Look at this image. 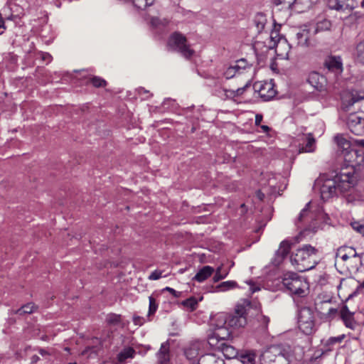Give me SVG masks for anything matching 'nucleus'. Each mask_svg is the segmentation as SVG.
Here are the masks:
<instances>
[{"instance_id":"obj_1","label":"nucleus","mask_w":364,"mask_h":364,"mask_svg":"<svg viewBox=\"0 0 364 364\" xmlns=\"http://www.w3.org/2000/svg\"><path fill=\"white\" fill-rule=\"evenodd\" d=\"M350 172L341 171L333 178H323L320 188L321 197L323 200L349 192L355 185V179L349 175Z\"/></svg>"},{"instance_id":"obj_2","label":"nucleus","mask_w":364,"mask_h":364,"mask_svg":"<svg viewBox=\"0 0 364 364\" xmlns=\"http://www.w3.org/2000/svg\"><path fill=\"white\" fill-rule=\"evenodd\" d=\"M253 306L257 307L256 304L245 299L237 304L233 313L230 314H220L216 317L215 326L218 328L229 327L233 329L243 328L247 324V311Z\"/></svg>"},{"instance_id":"obj_3","label":"nucleus","mask_w":364,"mask_h":364,"mask_svg":"<svg viewBox=\"0 0 364 364\" xmlns=\"http://www.w3.org/2000/svg\"><path fill=\"white\" fill-rule=\"evenodd\" d=\"M318 250L311 245H304L290 257L292 265L301 272L314 268L318 263Z\"/></svg>"},{"instance_id":"obj_4","label":"nucleus","mask_w":364,"mask_h":364,"mask_svg":"<svg viewBox=\"0 0 364 364\" xmlns=\"http://www.w3.org/2000/svg\"><path fill=\"white\" fill-rule=\"evenodd\" d=\"M282 284L289 292L296 297L303 298L307 294L309 286L306 279L294 272H287L282 278Z\"/></svg>"},{"instance_id":"obj_5","label":"nucleus","mask_w":364,"mask_h":364,"mask_svg":"<svg viewBox=\"0 0 364 364\" xmlns=\"http://www.w3.org/2000/svg\"><path fill=\"white\" fill-rule=\"evenodd\" d=\"M298 306V324L300 331L305 335H311L316 331L314 311L310 307L302 306L294 299Z\"/></svg>"},{"instance_id":"obj_6","label":"nucleus","mask_w":364,"mask_h":364,"mask_svg":"<svg viewBox=\"0 0 364 364\" xmlns=\"http://www.w3.org/2000/svg\"><path fill=\"white\" fill-rule=\"evenodd\" d=\"M344 161L346 164L345 168H342L344 172H350L349 175L352 176V178L355 179L357 182V176H355V168L359 166L363 161L364 157L359 151L356 149L350 148L347 151L342 153Z\"/></svg>"},{"instance_id":"obj_7","label":"nucleus","mask_w":364,"mask_h":364,"mask_svg":"<svg viewBox=\"0 0 364 364\" xmlns=\"http://www.w3.org/2000/svg\"><path fill=\"white\" fill-rule=\"evenodd\" d=\"M168 44L186 58H190L194 54V50L188 44L186 37L179 32H174L171 35Z\"/></svg>"},{"instance_id":"obj_8","label":"nucleus","mask_w":364,"mask_h":364,"mask_svg":"<svg viewBox=\"0 0 364 364\" xmlns=\"http://www.w3.org/2000/svg\"><path fill=\"white\" fill-rule=\"evenodd\" d=\"M350 132L356 136L364 135V112L349 114L346 122Z\"/></svg>"},{"instance_id":"obj_9","label":"nucleus","mask_w":364,"mask_h":364,"mask_svg":"<svg viewBox=\"0 0 364 364\" xmlns=\"http://www.w3.org/2000/svg\"><path fill=\"white\" fill-rule=\"evenodd\" d=\"M315 309L320 318L326 321L333 320L338 314V309L331 306V300L316 303Z\"/></svg>"},{"instance_id":"obj_10","label":"nucleus","mask_w":364,"mask_h":364,"mask_svg":"<svg viewBox=\"0 0 364 364\" xmlns=\"http://www.w3.org/2000/svg\"><path fill=\"white\" fill-rule=\"evenodd\" d=\"M203 343L200 341H196L190 343L183 349V353L190 364L197 363L199 358L198 356L202 353Z\"/></svg>"},{"instance_id":"obj_11","label":"nucleus","mask_w":364,"mask_h":364,"mask_svg":"<svg viewBox=\"0 0 364 364\" xmlns=\"http://www.w3.org/2000/svg\"><path fill=\"white\" fill-rule=\"evenodd\" d=\"M323 68L334 74L336 77L343 73V61L340 56L328 55L323 61Z\"/></svg>"},{"instance_id":"obj_12","label":"nucleus","mask_w":364,"mask_h":364,"mask_svg":"<svg viewBox=\"0 0 364 364\" xmlns=\"http://www.w3.org/2000/svg\"><path fill=\"white\" fill-rule=\"evenodd\" d=\"M308 82L318 92L326 91L328 81L326 77L319 73L314 71L309 73L307 79Z\"/></svg>"},{"instance_id":"obj_13","label":"nucleus","mask_w":364,"mask_h":364,"mask_svg":"<svg viewBox=\"0 0 364 364\" xmlns=\"http://www.w3.org/2000/svg\"><path fill=\"white\" fill-rule=\"evenodd\" d=\"M328 6L331 9L338 11L350 12L357 7L358 2L356 0H328Z\"/></svg>"},{"instance_id":"obj_14","label":"nucleus","mask_w":364,"mask_h":364,"mask_svg":"<svg viewBox=\"0 0 364 364\" xmlns=\"http://www.w3.org/2000/svg\"><path fill=\"white\" fill-rule=\"evenodd\" d=\"M339 316L346 328L354 330L358 326V323L354 318V312L350 311L346 305L341 307Z\"/></svg>"},{"instance_id":"obj_15","label":"nucleus","mask_w":364,"mask_h":364,"mask_svg":"<svg viewBox=\"0 0 364 364\" xmlns=\"http://www.w3.org/2000/svg\"><path fill=\"white\" fill-rule=\"evenodd\" d=\"M364 100V90H352L348 97L342 100V106L344 110L348 111L350 107L355 103Z\"/></svg>"},{"instance_id":"obj_16","label":"nucleus","mask_w":364,"mask_h":364,"mask_svg":"<svg viewBox=\"0 0 364 364\" xmlns=\"http://www.w3.org/2000/svg\"><path fill=\"white\" fill-rule=\"evenodd\" d=\"M277 55L283 59H288L291 49V45L284 38H279L277 43L274 44Z\"/></svg>"},{"instance_id":"obj_17","label":"nucleus","mask_w":364,"mask_h":364,"mask_svg":"<svg viewBox=\"0 0 364 364\" xmlns=\"http://www.w3.org/2000/svg\"><path fill=\"white\" fill-rule=\"evenodd\" d=\"M291 249V243L287 240H284L280 243L279 248L277 251L273 264L279 265L283 259L287 256Z\"/></svg>"},{"instance_id":"obj_18","label":"nucleus","mask_w":364,"mask_h":364,"mask_svg":"<svg viewBox=\"0 0 364 364\" xmlns=\"http://www.w3.org/2000/svg\"><path fill=\"white\" fill-rule=\"evenodd\" d=\"M346 338L345 334H341L338 336L336 337H330L327 340H323L321 341L322 344V354H326L334 349L335 345L340 344L343 339Z\"/></svg>"},{"instance_id":"obj_19","label":"nucleus","mask_w":364,"mask_h":364,"mask_svg":"<svg viewBox=\"0 0 364 364\" xmlns=\"http://www.w3.org/2000/svg\"><path fill=\"white\" fill-rule=\"evenodd\" d=\"M158 364H169L170 362V343L168 341L161 343L156 353Z\"/></svg>"},{"instance_id":"obj_20","label":"nucleus","mask_w":364,"mask_h":364,"mask_svg":"<svg viewBox=\"0 0 364 364\" xmlns=\"http://www.w3.org/2000/svg\"><path fill=\"white\" fill-rule=\"evenodd\" d=\"M194 364H225L223 358L213 353H207L199 357L197 363Z\"/></svg>"},{"instance_id":"obj_21","label":"nucleus","mask_w":364,"mask_h":364,"mask_svg":"<svg viewBox=\"0 0 364 364\" xmlns=\"http://www.w3.org/2000/svg\"><path fill=\"white\" fill-rule=\"evenodd\" d=\"M284 350V348L279 346H271L264 353L262 356L265 362L271 364L274 362V358L279 355Z\"/></svg>"},{"instance_id":"obj_22","label":"nucleus","mask_w":364,"mask_h":364,"mask_svg":"<svg viewBox=\"0 0 364 364\" xmlns=\"http://www.w3.org/2000/svg\"><path fill=\"white\" fill-rule=\"evenodd\" d=\"M309 29L307 28L306 26H305V28L298 31L295 35V41H296V44L298 46H309Z\"/></svg>"},{"instance_id":"obj_23","label":"nucleus","mask_w":364,"mask_h":364,"mask_svg":"<svg viewBox=\"0 0 364 364\" xmlns=\"http://www.w3.org/2000/svg\"><path fill=\"white\" fill-rule=\"evenodd\" d=\"M215 269L210 266L203 267L194 276L193 280L198 282H202L210 277L214 272Z\"/></svg>"},{"instance_id":"obj_24","label":"nucleus","mask_w":364,"mask_h":364,"mask_svg":"<svg viewBox=\"0 0 364 364\" xmlns=\"http://www.w3.org/2000/svg\"><path fill=\"white\" fill-rule=\"evenodd\" d=\"M317 0H296L295 1L294 9L302 13L309 10Z\"/></svg>"},{"instance_id":"obj_25","label":"nucleus","mask_w":364,"mask_h":364,"mask_svg":"<svg viewBox=\"0 0 364 364\" xmlns=\"http://www.w3.org/2000/svg\"><path fill=\"white\" fill-rule=\"evenodd\" d=\"M219 349L222 351L224 356L228 359L235 358L237 355V350L232 346L225 342L221 343Z\"/></svg>"},{"instance_id":"obj_26","label":"nucleus","mask_w":364,"mask_h":364,"mask_svg":"<svg viewBox=\"0 0 364 364\" xmlns=\"http://www.w3.org/2000/svg\"><path fill=\"white\" fill-rule=\"evenodd\" d=\"M38 309V306L32 302L27 303L26 304L22 306L21 308L18 309L14 311L15 314H18L19 316H23L26 314H31L35 312Z\"/></svg>"},{"instance_id":"obj_27","label":"nucleus","mask_w":364,"mask_h":364,"mask_svg":"<svg viewBox=\"0 0 364 364\" xmlns=\"http://www.w3.org/2000/svg\"><path fill=\"white\" fill-rule=\"evenodd\" d=\"M106 322L109 326L123 327L122 315L120 314L114 313L107 314L106 317Z\"/></svg>"},{"instance_id":"obj_28","label":"nucleus","mask_w":364,"mask_h":364,"mask_svg":"<svg viewBox=\"0 0 364 364\" xmlns=\"http://www.w3.org/2000/svg\"><path fill=\"white\" fill-rule=\"evenodd\" d=\"M259 95L264 100H269L274 95V90L269 84L262 85L259 89Z\"/></svg>"},{"instance_id":"obj_29","label":"nucleus","mask_w":364,"mask_h":364,"mask_svg":"<svg viewBox=\"0 0 364 364\" xmlns=\"http://www.w3.org/2000/svg\"><path fill=\"white\" fill-rule=\"evenodd\" d=\"M291 356L289 351L284 349L279 355L274 358V362L271 364H289Z\"/></svg>"},{"instance_id":"obj_30","label":"nucleus","mask_w":364,"mask_h":364,"mask_svg":"<svg viewBox=\"0 0 364 364\" xmlns=\"http://www.w3.org/2000/svg\"><path fill=\"white\" fill-rule=\"evenodd\" d=\"M334 140L336 142L337 145L342 149V153L345 151H347L350 147V143L348 141L343 134H337L334 137Z\"/></svg>"},{"instance_id":"obj_31","label":"nucleus","mask_w":364,"mask_h":364,"mask_svg":"<svg viewBox=\"0 0 364 364\" xmlns=\"http://www.w3.org/2000/svg\"><path fill=\"white\" fill-rule=\"evenodd\" d=\"M267 22L265 16L262 14H257L254 18V23L257 33H261L264 28Z\"/></svg>"},{"instance_id":"obj_32","label":"nucleus","mask_w":364,"mask_h":364,"mask_svg":"<svg viewBox=\"0 0 364 364\" xmlns=\"http://www.w3.org/2000/svg\"><path fill=\"white\" fill-rule=\"evenodd\" d=\"M256 355L253 352H245L239 355V359L242 364H255Z\"/></svg>"},{"instance_id":"obj_33","label":"nucleus","mask_w":364,"mask_h":364,"mask_svg":"<svg viewBox=\"0 0 364 364\" xmlns=\"http://www.w3.org/2000/svg\"><path fill=\"white\" fill-rule=\"evenodd\" d=\"M331 27V22L327 19H323L318 21L314 26V33L316 34L318 32L330 30Z\"/></svg>"},{"instance_id":"obj_34","label":"nucleus","mask_w":364,"mask_h":364,"mask_svg":"<svg viewBox=\"0 0 364 364\" xmlns=\"http://www.w3.org/2000/svg\"><path fill=\"white\" fill-rule=\"evenodd\" d=\"M135 354V350L131 348H125L117 355L118 360L120 363L124 362L127 358H132Z\"/></svg>"},{"instance_id":"obj_35","label":"nucleus","mask_w":364,"mask_h":364,"mask_svg":"<svg viewBox=\"0 0 364 364\" xmlns=\"http://www.w3.org/2000/svg\"><path fill=\"white\" fill-rule=\"evenodd\" d=\"M223 342H224V338L220 337L219 334L217 333H213L208 337V343L211 347L219 349L220 345Z\"/></svg>"},{"instance_id":"obj_36","label":"nucleus","mask_w":364,"mask_h":364,"mask_svg":"<svg viewBox=\"0 0 364 364\" xmlns=\"http://www.w3.org/2000/svg\"><path fill=\"white\" fill-rule=\"evenodd\" d=\"M355 56L358 62L364 65V40L356 45Z\"/></svg>"},{"instance_id":"obj_37","label":"nucleus","mask_w":364,"mask_h":364,"mask_svg":"<svg viewBox=\"0 0 364 364\" xmlns=\"http://www.w3.org/2000/svg\"><path fill=\"white\" fill-rule=\"evenodd\" d=\"M237 287V284L235 281H226L221 282L216 287L217 291H225L235 289Z\"/></svg>"},{"instance_id":"obj_38","label":"nucleus","mask_w":364,"mask_h":364,"mask_svg":"<svg viewBox=\"0 0 364 364\" xmlns=\"http://www.w3.org/2000/svg\"><path fill=\"white\" fill-rule=\"evenodd\" d=\"M154 0H132L134 6L138 9L144 10L153 4Z\"/></svg>"},{"instance_id":"obj_39","label":"nucleus","mask_w":364,"mask_h":364,"mask_svg":"<svg viewBox=\"0 0 364 364\" xmlns=\"http://www.w3.org/2000/svg\"><path fill=\"white\" fill-rule=\"evenodd\" d=\"M198 302V300L195 297L192 296L183 301L182 304L184 306L189 308L191 311H193L197 308Z\"/></svg>"},{"instance_id":"obj_40","label":"nucleus","mask_w":364,"mask_h":364,"mask_svg":"<svg viewBox=\"0 0 364 364\" xmlns=\"http://www.w3.org/2000/svg\"><path fill=\"white\" fill-rule=\"evenodd\" d=\"M90 82L95 87H104L107 85L106 80L98 76L92 77L90 79Z\"/></svg>"},{"instance_id":"obj_41","label":"nucleus","mask_w":364,"mask_h":364,"mask_svg":"<svg viewBox=\"0 0 364 364\" xmlns=\"http://www.w3.org/2000/svg\"><path fill=\"white\" fill-rule=\"evenodd\" d=\"M222 269H223L222 266H220L217 268V269L215 271V274L213 277V280L214 282H218L220 280L225 279L227 277V275L228 274V272H223Z\"/></svg>"},{"instance_id":"obj_42","label":"nucleus","mask_w":364,"mask_h":364,"mask_svg":"<svg viewBox=\"0 0 364 364\" xmlns=\"http://www.w3.org/2000/svg\"><path fill=\"white\" fill-rule=\"evenodd\" d=\"M315 144V140L313 138H309L304 146L299 149V152H312L314 151L313 146Z\"/></svg>"},{"instance_id":"obj_43","label":"nucleus","mask_w":364,"mask_h":364,"mask_svg":"<svg viewBox=\"0 0 364 364\" xmlns=\"http://www.w3.org/2000/svg\"><path fill=\"white\" fill-rule=\"evenodd\" d=\"M149 313L148 315L151 316L155 314L158 309V303L156 299L152 296L149 297Z\"/></svg>"},{"instance_id":"obj_44","label":"nucleus","mask_w":364,"mask_h":364,"mask_svg":"<svg viewBox=\"0 0 364 364\" xmlns=\"http://www.w3.org/2000/svg\"><path fill=\"white\" fill-rule=\"evenodd\" d=\"M310 205V202L307 203L306 204V206L301 210V213H299V215L298 216L297 220L296 222V225H298L299 223L303 222L306 215L309 214V208Z\"/></svg>"},{"instance_id":"obj_45","label":"nucleus","mask_w":364,"mask_h":364,"mask_svg":"<svg viewBox=\"0 0 364 364\" xmlns=\"http://www.w3.org/2000/svg\"><path fill=\"white\" fill-rule=\"evenodd\" d=\"M336 257H339L343 262H346L350 258V256L346 254V250L343 247H339L336 252Z\"/></svg>"},{"instance_id":"obj_46","label":"nucleus","mask_w":364,"mask_h":364,"mask_svg":"<svg viewBox=\"0 0 364 364\" xmlns=\"http://www.w3.org/2000/svg\"><path fill=\"white\" fill-rule=\"evenodd\" d=\"M250 86V82H248L242 87H240L236 90H230L229 92L232 95L233 97H238L242 95L247 87Z\"/></svg>"},{"instance_id":"obj_47","label":"nucleus","mask_w":364,"mask_h":364,"mask_svg":"<svg viewBox=\"0 0 364 364\" xmlns=\"http://www.w3.org/2000/svg\"><path fill=\"white\" fill-rule=\"evenodd\" d=\"M351 226L353 230L364 235V225L358 222H354L351 223Z\"/></svg>"},{"instance_id":"obj_48","label":"nucleus","mask_w":364,"mask_h":364,"mask_svg":"<svg viewBox=\"0 0 364 364\" xmlns=\"http://www.w3.org/2000/svg\"><path fill=\"white\" fill-rule=\"evenodd\" d=\"M223 75L226 79H230L235 76L236 73L234 71V68L230 66L224 72Z\"/></svg>"},{"instance_id":"obj_49","label":"nucleus","mask_w":364,"mask_h":364,"mask_svg":"<svg viewBox=\"0 0 364 364\" xmlns=\"http://www.w3.org/2000/svg\"><path fill=\"white\" fill-rule=\"evenodd\" d=\"M162 277V271L161 270H155L152 272L149 276L148 279L149 280H157Z\"/></svg>"},{"instance_id":"obj_50","label":"nucleus","mask_w":364,"mask_h":364,"mask_svg":"<svg viewBox=\"0 0 364 364\" xmlns=\"http://www.w3.org/2000/svg\"><path fill=\"white\" fill-rule=\"evenodd\" d=\"M259 322L264 328H267L269 322V318L266 316L262 315L260 316Z\"/></svg>"},{"instance_id":"obj_51","label":"nucleus","mask_w":364,"mask_h":364,"mask_svg":"<svg viewBox=\"0 0 364 364\" xmlns=\"http://www.w3.org/2000/svg\"><path fill=\"white\" fill-rule=\"evenodd\" d=\"M133 322L136 326H141L144 323V318L139 316H134Z\"/></svg>"},{"instance_id":"obj_52","label":"nucleus","mask_w":364,"mask_h":364,"mask_svg":"<svg viewBox=\"0 0 364 364\" xmlns=\"http://www.w3.org/2000/svg\"><path fill=\"white\" fill-rule=\"evenodd\" d=\"M237 63H238V65L240 66V68L243 70L246 68L248 67V63L245 58H241L238 60H237Z\"/></svg>"},{"instance_id":"obj_53","label":"nucleus","mask_w":364,"mask_h":364,"mask_svg":"<svg viewBox=\"0 0 364 364\" xmlns=\"http://www.w3.org/2000/svg\"><path fill=\"white\" fill-rule=\"evenodd\" d=\"M164 291H168L170 292L171 294H173L175 297H178L180 296L181 295V292H178V291H176L175 289H173V288H171V287H165L164 289H163Z\"/></svg>"},{"instance_id":"obj_54","label":"nucleus","mask_w":364,"mask_h":364,"mask_svg":"<svg viewBox=\"0 0 364 364\" xmlns=\"http://www.w3.org/2000/svg\"><path fill=\"white\" fill-rule=\"evenodd\" d=\"M343 247V249L346 250V254H348V255H350V258H352V255L355 252V248H353L352 247Z\"/></svg>"},{"instance_id":"obj_55","label":"nucleus","mask_w":364,"mask_h":364,"mask_svg":"<svg viewBox=\"0 0 364 364\" xmlns=\"http://www.w3.org/2000/svg\"><path fill=\"white\" fill-rule=\"evenodd\" d=\"M262 119L263 116L261 114H257L255 116V125L259 126Z\"/></svg>"},{"instance_id":"obj_56","label":"nucleus","mask_w":364,"mask_h":364,"mask_svg":"<svg viewBox=\"0 0 364 364\" xmlns=\"http://www.w3.org/2000/svg\"><path fill=\"white\" fill-rule=\"evenodd\" d=\"M137 92L139 95H145V94H149V90H146L145 88L144 87H139L137 89Z\"/></svg>"},{"instance_id":"obj_57","label":"nucleus","mask_w":364,"mask_h":364,"mask_svg":"<svg viewBox=\"0 0 364 364\" xmlns=\"http://www.w3.org/2000/svg\"><path fill=\"white\" fill-rule=\"evenodd\" d=\"M38 353L42 355V356H46V355H49L50 353L45 348H38Z\"/></svg>"},{"instance_id":"obj_58","label":"nucleus","mask_w":364,"mask_h":364,"mask_svg":"<svg viewBox=\"0 0 364 364\" xmlns=\"http://www.w3.org/2000/svg\"><path fill=\"white\" fill-rule=\"evenodd\" d=\"M232 68H234V71H235L236 73H240L242 70L240 68V66L238 65V63L237 61L235 62V65H230Z\"/></svg>"},{"instance_id":"obj_59","label":"nucleus","mask_w":364,"mask_h":364,"mask_svg":"<svg viewBox=\"0 0 364 364\" xmlns=\"http://www.w3.org/2000/svg\"><path fill=\"white\" fill-rule=\"evenodd\" d=\"M278 36H279V34L277 33V32H276V31H272V32L271 33V36H270V37H271L272 40H273V41H274V43H277V41H276L275 39H276Z\"/></svg>"},{"instance_id":"obj_60","label":"nucleus","mask_w":364,"mask_h":364,"mask_svg":"<svg viewBox=\"0 0 364 364\" xmlns=\"http://www.w3.org/2000/svg\"><path fill=\"white\" fill-rule=\"evenodd\" d=\"M260 128L262 129L263 132H265V133L269 132L270 130V127H268L267 125H260Z\"/></svg>"},{"instance_id":"obj_61","label":"nucleus","mask_w":364,"mask_h":364,"mask_svg":"<svg viewBox=\"0 0 364 364\" xmlns=\"http://www.w3.org/2000/svg\"><path fill=\"white\" fill-rule=\"evenodd\" d=\"M40 360L39 357L36 355H34L31 357V363L35 364Z\"/></svg>"},{"instance_id":"obj_62","label":"nucleus","mask_w":364,"mask_h":364,"mask_svg":"<svg viewBox=\"0 0 364 364\" xmlns=\"http://www.w3.org/2000/svg\"><path fill=\"white\" fill-rule=\"evenodd\" d=\"M92 347H87L84 350L82 351V355H86L87 353L90 350H92Z\"/></svg>"},{"instance_id":"obj_63","label":"nucleus","mask_w":364,"mask_h":364,"mask_svg":"<svg viewBox=\"0 0 364 364\" xmlns=\"http://www.w3.org/2000/svg\"><path fill=\"white\" fill-rule=\"evenodd\" d=\"M6 28L5 27V23H4V19L1 17V16L0 15V28Z\"/></svg>"},{"instance_id":"obj_64","label":"nucleus","mask_w":364,"mask_h":364,"mask_svg":"<svg viewBox=\"0 0 364 364\" xmlns=\"http://www.w3.org/2000/svg\"><path fill=\"white\" fill-rule=\"evenodd\" d=\"M360 257L361 259V255L358 254L355 251L352 255V258Z\"/></svg>"}]
</instances>
